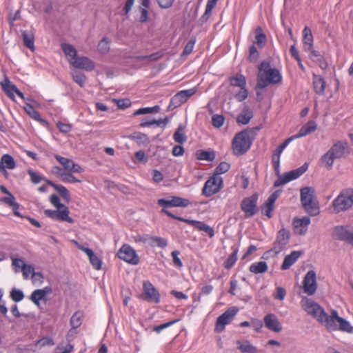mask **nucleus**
<instances>
[{
	"label": "nucleus",
	"mask_w": 353,
	"mask_h": 353,
	"mask_svg": "<svg viewBox=\"0 0 353 353\" xmlns=\"http://www.w3.org/2000/svg\"><path fill=\"white\" fill-rule=\"evenodd\" d=\"M193 89L181 90L173 96L170 100V105L173 108L180 106L187 101V100L195 93Z\"/></svg>",
	"instance_id": "15"
},
{
	"label": "nucleus",
	"mask_w": 353,
	"mask_h": 353,
	"mask_svg": "<svg viewBox=\"0 0 353 353\" xmlns=\"http://www.w3.org/2000/svg\"><path fill=\"white\" fill-rule=\"evenodd\" d=\"M223 185V179L220 176L214 175L205 182L203 188V194L210 196L217 193Z\"/></svg>",
	"instance_id": "10"
},
{
	"label": "nucleus",
	"mask_w": 353,
	"mask_h": 353,
	"mask_svg": "<svg viewBox=\"0 0 353 353\" xmlns=\"http://www.w3.org/2000/svg\"><path fill=\"white\" fill-rule=\"evenodd\" d=\"M27 172L30 177L32 183H33L34 184L39 183L43 180L41 176L36 173L32 169L28 170Z\"/></svg>",
	"instance_id": "57"
},
{
	"label": "nucleus",
	"mask_w": 353,
	"mask_h": 353,
	"mask_svg": "<svg viewBox=\"0 0 353 353\" xmlns=\"http://www.w3.org/2000/svg\"><path fill=\"white\" fill-rule=\"evenodd\" d=\"M253 117L252 110L248 106H244L236 117V121L239 123L248 124Z\"/></svg>",
	"instance_id": "24"
},
{
	"label": "nucleus",
	"mask_w": 353,
	"mask_h": 353,
	"mask_svg": "<svg viewBox=\"0 0 353 353\" xmlns=\"http://www.w3.org/2000/svg\"><path fill=\"white\" fill-rule=\"evenodd\" d=\"M314 191L309 187L301 190V201L305 210L312 216H316L319 212V205L314 196Z\"/></svg>",
	"instance_id": "6"
},
{
	"label": "nucleus",
	"mask_w": 353,
	"mask_h": 353,
	"mask_svg": "<svg viewBox=\"0 0 353 353\" xmlns=\"http://www.w3.org/2000/svg\"><path fill=\"white\" fill-rule=\"evenodd\" d=\"M57 127L59 130L60 132L63 133H68L71 131L72 130V125L68 123H65L61 121H59L57 123Z\"/></svg>",
	"instance_id": "64"
},
{
	"label": "nucleus",
	"mask_w": 353,
	"mask_h": 353,
	"mask_svg": "<svg viewBox=\"0 0 353 353\" xmlns=\"http://www.w3.org/2000/svg\"><path fill=\"white\" fill-rule=\"evenodd\" d=\"M289 238V232L285 229H281L278 232L276 241L282 247L288 243Z\"/></svg>",
	"instance_id": "38"
},
{
	"label": "nucleus",
	"mask_w": 353,
	"mask_h": 353,
	"mask_svg": "<svg viewBox=\"0 0 353 353\" xmlns=\"http://www.w3.org/2000/svg\"><path fill=\"white\" fill-rule=\"evenodd\" d=\"M230 84L234 88H237L245 86V78L242 74H237L236 77H234L230 79Z\"/></svg>",
	"instance_id": "40"
},
{
	"label": "nucleus",
	"mask_w": 353,
	"mask_h": 353,
	"mask_svg": "<svg viewBox=\"0 0 353 353\" xmlns=\"http://www.w3.org/2000/svg\"><path fill=\"white\" fill-rule=\"evenodd\" d=\"M313 83L314 90L316 93L323 94L324 92L325 82L323 79L319 76H314Z\"/></svg>",
	"instance_id": "36"
},
{
	"label": "nucleus",
	"mask_w": 353,
	"mask_h": 353,
	"mask_svg": "<svg viewBox=\"0 0 353 353\" xmlns=\"http://www.w3.org/2000/svg\"><path fill=\"white\" fill-rule=\"evenodd\" d=\"M173 139L175 142L183 144L187 140V137L185 134L184 130L181 126L177 128L173 135Z\"/></svg>",
	"instance_id": "41"
},
{
	"label": "nucleus",
	"mask_w": 353,
	"mask_h": 353,
	"mask_svg": "<svg viewBox=\"0 0 353 353\" xmlns=\"http://www.w3.org/2000/svg\"><path fill=\"white\" fill-rule=\"evenodd\" d=\"M237 260V253L234 252L225 262V267L228 269L231 268Z\"/></svg>",
	"instance_id": "63"
},
{
	"label": "nucleus",
	"mask_w": 353,
	"mask_h": 353,
	"mask_svg": "<svg viewBox=\"0 0 353 353\" xmlns=\"http://www.w3.org/2000/svg\"><path fill=\"white\" fill-rule=\"evenodd\" d=\"M272 162L275 173L278 176V179L274 181L275 187L283 185L291 181L296 179L305 172L308 168V164L305 163L300 168L291 170L282 175L280 174L279 169L280 157L279 155H276V154H273Z\"/></svg>",
	"instance_id": "4"
},
{
	"label": "nucleus",
	"mask_w": 353,
	"mask_h": 353,
	"mask_svg": "<svg viewBox=\"0 0 353 353\" xmlns=\"http://www.w3.org/2000/svg\"><path fill=\"white\" fill-rule=\"evenodd\" d=\"M225 119L222 115L215 114L212 117V125L215 128H220L223 125Z\"/></svg>",
	"instance_id": "62"
},
{
	"label": "nucleus",
	"mask_w": 353,
	"mask_h": 353,
	"mask_svg": "<svg viewBox=\"0 0 353 353\" xmlns=\"http://www.w3.org/2000/svg\"><path fill=\"white\" fill-rule=\"evenodd\" d=\"M157 202L160 206L164 208L172 207L185 208L190 203L188 199L179 196H171L169 199H159Z\"/></svg>",
	"instance_id": "14"
},
{
	"label": "nucleus",
	"mask_w": 353,
	"mask_h": 353,
	"mask_svg": "<svg viewBox=\"0 0 353 353\" xmlns=\"http://www.w3.org/2000/svg\"><path fill=\"white\" fill-rule=\"evenodd\" d=\"M279 71L270 67L268 62H262L259 67L256 88L263 89L270 84H276L281 81Z\"/></svg>",
	"instance_id": "3"
},
{
	"label": "nucleus",
	"mask_w": 353,
	"mask_h": 353,
	"mask_svg": "<svg viewBox=\"0 0 353 353\" xmlns=\"http://www.w3.org/2000/svg\"><path fill=\"white\" fill-rule=\"evenodd\" d=\"M257 196L253 195L243 199L241 203V209L248 217L253 216L256 212Z\"/></svg>",
	"instance_id": "17"
},
{
	"label": "nucleus",
	"mask_w": 353,
	"mask_h": 353,
	"mask_svg": "<svg viewBox=\"0 0 353 353\" xmlns=\"http://www.w3.org/2000/svg\"><path fill=\"white\" fill-rule=\"evenodd\" d=\"M61 48L65 55L67 57L68 62L72 65L74 60H75L78 57L77 50L73 46L68 43H62Z\"/></svg>",
	"instance_id": "23"
},
{
	"label": "nucleus",
	"mask_w": 353,
	"mask_h": 353,
	"mask_svg": "<svg viewBox=\"0 0 353 353\" xmlns=\"http://www.w3.org/2000/svg\"><path fill=\"white\" fill-rule=\"evenodd\" d=\"M353 205V192H342L332 201L330 210L332 213H339L350 208Z\"/></svg>",
	"instance_id": "7"
},
{
	"label": "nucleus",
	"mask_w": 353,
	"mask_h": 353,
	"mask_svg": "<svg viewBox=\"0 0 353 353\" xmlns=\"http://www.w3.org/2000/svg\"><path fill=\"white\" fill-rule=\"evenodd\" d=\"M216 2L217 0H208L205 11L202 16L203 21H207L208 19Z\"/></svg>",
	"instance_id": "45"
},
{
	"label": "nucleus",
	"mask_w": 353,
	"mask_h": 353,
	"mask_svg": "<svg viewBox=\"0 0 353 353\" xmlns=\"http://www.w3.org/2000/svg\"><path fill=\"white\" fill-rule=\"evenodd\" d=\"M21 271H22L23 276L25 279H28L30 275L33 276V274L34 273V268L30 265H23Z\"/></svg>",
	"instance_id": "59"
},
{
	"label": "nucleus",
	"mask_w": 353,
	"mask_h": 353,
	"mask_svg": "<svg viewBox=\"0 0 353 353\" xmlns=\"http://www.w3.org/2000/svg\"><path fill=\"white\" fill-rule=\"evenodd\" d=\"M83 314L80 311L75 312L70 318V325L73 329H77L82 323Z\"/></svg>",
	"instance_id": "37"
},
{
	"label": "nucleus",
	"mask_w": 353,
	"mask_h": 353,
	"mask_svg": "<svg viewBox=\"0 0 353 353\" xmlns=\"http://www.w3.org/2000/svg\"><path fill=\"white\" fill-rule=\"evenodd\" d=\"M215 154L212 150H200V160L213 161Z\"/></svg>",
	"instance_id": "50"
},
{
	"label": "nucleus",
	"mask_w": 353,
	"mask_h": 353,
	"mask_svg": "<svg viewBox=\"0 0 353 353\" xmlns=\"http://www.w3.org/2000/svg\"><path fill=\"white\" fill-rule=\"evenodd\" d=\"M301 255V252L299 251H293L290 254L287 255L281 265V270H286L290 269V267L297 261Z\"/></svg>",
	"instance_id": "21"
},
{
	"label": "nucleus",
	"mask_w": 353,
	"mask_h": 353,
	"mask_svg": "<svg viewBox=\"0 0 353 353\" xmlns=\"http://www.w3.org/2000/svg\"><path fill=\"white\" fill-rule=\"evenodd\" d=\"M139 299L148 303L158 304L161 301L159 290L149 281H143V292L139 295Z\"/></svg>",
	"instance_id": "8"
},
{
	"label": "nucleus",
	"mask_w": 353,
	"mask_h": 353,
	"mask_svg": "<svg viewBox=\"0 0 353 353\" xmlns=\"http://www.w3.org/2000/svg\"><path fill=\"white\" fill-rule=\"evenodd\" d=\"M301 306L308 315L316 319L329 331L340 330L353 333V326L347 320L340 317L336 310H332L330 315H328L318 303L307 297L302 298Z\"/></svg>",
	"instance_id": "1"
},
{
	"label": "nucleus",
	"mask_w": 353,
	"mask_h": 353,
	"mask_svg": "<svg viewBox=\"0 0 353 353\" xmlns=\"http://www.w3.org/2000/svg\"><path fill=\"white\" fill-rule=\"evenodd\" d=\"M22 37L24 46L30 50H33L34 48V37L32 32L24 31L22 33Z\"/></svg>",
	"instance_id": "35"
},
{
	"label": "nucleus",
	"mask_w": 353,
	"mask_h": 353,
	"mask_svg": "<svg viewBox=\"0 0 353 353\" xmlns=\"http://www.w3.org/2000/svg\"><path fill=\"white\" fill-rule=\"evenodd\" d=\"M23 109L26 114L31 117L32 119L42 123H45V120L43 119L38 111H37L34 107L30 103H26Z\"/></svg>",
	"instance_id": "29"
},
{
	"label": "nucleus",
	"mask_w": 353,
	"mask_h": 353,
	"mask_svg": "<svg viewBox=\"0 0 353 353\" xmlns=\"http://www.w3.org/2000/svg\"><path fill=\"white\" fill-rule=\"evenodd\" d=\"M159 106L156 105L154 107H148V108H142L138 109L134 113V115H140V114H151L154 112H157L159 110Z\"/></svg>",
	"instance_id": "48"
},
{
	"label": "nucleus",
	"mask_w": 353,
	"mask_h": 353,
	"mask_svg": "<svg viewBox=\"0 0 353 353\" xmlns=\"http://www.w3.org/2000/svg\"><path fill=\"white\" fill-rule=\"evenodd\" d=\"M336 158L328 150L321 159V163L327 168H331Z\"/></svg>",
	"instance_id": "39"
},
{
	"label": "nucleus",
	"mask_w": 353,
	"mask_h": 353,
	"mask_svg": "<svg viewBox=\"0 0 353 353\" xmlns=\"http://www.w3.org/2000/svg\"><path fill=\"white\" fill-rule=\"evenodd\" d=\"M303 290L307 295H313L316 290V275L314 271L310 270L305 274L303 281Z\"/></svg>",
	"instance_id": "13"
},
{
	"label": "nucleus",
	"mask_w": 353,
	"mask_h": 353,
	"mask_svg": "<svg viewBox=\"0 0 353 353\" xmlns=\"http://www.w3.org/2000/svg\"><path fill=\"white\" fill-rule=\"evenodd\" d=\"M110 50V41L103 38L98 44V50L102 54H106Z\"/></svg>",
	"instance_id": "49"
},
{
	"label": "nucleus",
	"mask_w": 353,
	"mask_h": 353,
	"mask_svg": "<svg viewBox=\"0 0 353 353\" xmlns=\"http://www.w3.org/2000/svg\"><path fill=\"white\" fill-rule=\"evenodd\" d=\"M305 52L308 53L310 58L314 62L318 63L321 68L327 67V63L324 61L323 57L318 51L314 50L313 48H312L311 50H305Z\"/></svg>",
	"instance_id": "32"
},
{
	"label": "nucleus",
	"mask_w": 353,
	"mask_h": 353,
	"mask_svg": "<svg viewBox=\"0 0 353 353\" xmlns=\"http://www.w3.org/2000/svg\"><path fill=\"white\" fill-rule=\"evenodd\" d=\"M50 201L52 203V205L57 209L68 208L66 205L62 204L60 202L59 196L56 194H52L50 196Z\"/></svg>",
	"instance_id": "55"
},
{
	"label": "nucleus",
	"mask_w": 353,
	"mask_h": 353,
	"mask_svg": "<svg viewBox=\"0 0 353 353\" xmlns=\"http://www.w3.org/2000/svg\"><path fill=\"white\" fill-rule=\"evenodd\" d=\"M347 148L346 142L338 141L329 150V151L336 158L341 157Z\"/></svg>",
	"instance_id": "28"
},
{
	"label": "nucleus",
	"mask_w": 353,
	"mask_h": 353,
	"mask_svg": "<svg viewBox=\"0 0 353 353\" xmlns=\"http://www.w3.org/2000/svg\"><path fill=\"white\" fill-rule=\"evenodd\" d=\"M54 157L61 165L62 168L53 166L51 169L52 174L59 177L64 183H74L81 182V180L77 179L73 175L74 173H82L84 171L79 164L70 159L59 154H54Z\"/></svg>",
	"instance_id": "2"
},
{
	"label": "nucleus",
	"mask_w": 353,
	"mask_h": 353,
	"mask_svg": "<svg viewBox=\"0 0 353 353\" xmlns=\"http://www.w3.org/2000/svg\"><path fill=\"white\" fill-rule=\"evenodd\" d=\"M0 201L8 205L12 208L13 207L17 208L18 204V203L15 201V198L12 194L8 195V196L1 198Z\"/></svg>",
	"instance_id": "53"
},
{
	"label": "nucleus",
	"mask_w": 353,
	"mask_h": 353,
	"mask_svg": "<svg viewBox=\"0 0 353 353\" xmlns=\"http://www.w3.org/2000/svg\"><path fill=\"white\" fill-rule=\"evenodd\" d=\"M316 128L317 125L316 122L314 121H310L301 127L298 134L299 137L301 138L314 132L316 130Z\"/></svg>",
	"instance_id": "33"
},
{
	"label": "nucleus",
	"mask_w": 353,
	"mask_h": 353,
	"mask_svg": "<svg viewBox=\"0 0 353 353\" xmlns=\"http://www.w3.org/2000/svg\"><path fill=\"white\" fill-rule=\"evenodd\" d=\"M236 92L235 97L239 101H242L245 100L248 95V92L245 86L239 88V91L234 90Z\"/></svg>",
	"instance_id": "51"
},
{
	"label": "nucleus",
	"mask_w": 353,
	"mask_h": 353,
	"mask_svg": "<svg viewBox=\"0 0 353 353\" xmlns=\"http://www.w3.org/2000/svg\"><path fill=\"white\" fill-rule=\"evenodd\" d=\"M74 347L71 344H68L65 346L58 345L55 349V353H71Z\"/></svg>",
	"instance_id": "61"
},
{
	"label": "nucleus",
	"mask_w": 353,
	"mask_h": 353,
	"mask_svg": "<svg viewBox=\"0 0 353 353\" xmlns=\"http://www.w3.org/2000/svg\"><path fill=\"white\" fill-rule=\"evenodd\" d=\"M69 214L70 211L68 208L56 210H46L44 211V214L53 220L72 223L74 220L69 216Z\"/></svg>",
	"instance_id": "12"
},
{
	"label": "nucleus",
	"mask_w": 353,
	"mask_h": 353,
	"mask_svg": "<svg viewBox=\"0 0 353 353\" xmlns=\"http://www.w3.org/2000/svg\"><path fill=\"white\" fill-rule=\"evenodd\" d=\"M265 326L270 331L280 332L282 330V325L278 317L274 314H268L263 318Z\"/></svg>",
	"instance_id": "16"
},
{
	"label": "nucleus",
	"mask_w": 353,
	"mask_h": 353,
	"mask_svg": "<svg viewBox=\"0 0 353 353\" xmlns=\"http://www.w3.org/2000/svg\"><path fill=\"white\" fill-rule=\"evenodd\" d=\"M73 67L85 71H92L95 68L94 62L87 57H77L72 65Z\"/></svg>",
	"instance_id": "18"
},
{
	"label": "nucleus",
	"mask_w": 353,
	"mask_h": 353,
	"mask_svg": "<svg viewBox=\"0 0 353 353\" xmlns=\"http://www.w3.org/2000/svg\"><path fill=\"white\" fill-rule=\"evenodd\" d=\"M200 232H202L203 234L208 236L210 238H212L214 234L212 228L201 223H200Z\"/></svg>",
	"instance_id": "58"
},
{
	"label": "nucleus",
	"mask_w": 353,
	"mask_h": 353,
	"mask_svg": "<svg viewBox=\"0 0 353 353\" xmlns=\"http://www.w3.org/2000/svg\"><path fill=\"white\" fill-rule=\"evenodd\" d=\"M73 81L77 83L80 87L83 88L85 85L86 77L85 75L78 71H74L72 73Z\"/></svg>",
	"instance_id": "43"
},
{
	"label": "nucleus",
	"mask_w": 353,
	"mask_h": 353,
	"mask_svg": "<svg viewBox=\"0 0 353 353\" xmlns=\"http://www.w3.org/2000/svg\"><path fill=\"white\" fill-rule=\"evenodd\" d=\"M310 223V219L308 216L294 218L292 224L295 233L299 235L305 234Z\"/></svg>",
	"instance_id": "19"
},
{
	"label": "nucleus",
	"mask_w": 353,
	"mask_h": 353,
	"mask_svg": "<svg viewBox=\"0 0 353 353\" xmlns=\"http://www.w3.org/2000/svg\"><path fill=\"white\" fill-rule=\"evenodd\" d=\"M162 57H163V54L161 52H156V53H153L152 54L148 55V56L139 57L138 59L143 60V61H154L159 60Z\"/></svg>",
	"instance_id": "54"
},
{
	"label": "nucleus",
	"mask_w": 353,
	"mask_h": 353,
	"mask_svg": "<svg viewBox=\"0 0 353 353\" xmlns=\"http://www.w3.org/2000/svg\"><path fill=\"white\" fill-rule=\"evenodd\" d=\"M1 85L6 95L12 100H14V94L17 88L8 78H5L1 82Z\"/></svg>",
	"instance_id": "22"
},
{
	"label": "nucleus",
	"mask_w": 353,
	"mask_h": 353,
	"mask_svg": "<svg viewBox=\"0 0 353 353\" xmlns=\"http://www.w3.org/2000/svg\"><path fill=\"white\" fill-rule=\"evenodd\" d=\"M16 167V163L13 157L8 154H3L0 159V170L6 171V169L13 170Z\"/></svg>",
	"instance_id": "25"
},
{
	"label": "nucleus",
	"mask_w": 353,
	"mask_h": 353,
	"mask_svg": "<svg viewBox=\"0 0 353 353\" xmlns=\"http://www.w3.org/2000/svg\"><path fill=\"white\" fill-rule=\"evenodd\" d=\"M118 257L132 265L139 264L140 259L136 251L128 244H123L117 253Z\"/></svg>",
	"instance_id": "9"
},
{
	"label": "nucleus",
	"mask_w": 353,
	"mask_h": 353,
	"mask_svg": "<svg viewBox=\"0 0 353 353\" xmlns=\"http://www.w3.org/2000/svg\"><path fill=\"white\" fill-rule=\"evenodd\" d=\"M303 44L304 50H311L313 48V36L311 30L305 27L303 30Z\"/></svg>",
	"instance_id": "26"
},
{
	"label": "nucleus",
	"mask_w": 353,
	"mask_h": 353,
	"mask_svg": "<svg viewBox=\"0 0 353 353\" xmlns=\"http://www.w3.org/2000/svg\"><path fill=\"white\" fill-rule=\"evenodd\" d=\"M46 181L48 185L53 187L65 201L68 203L70 201V194L65 187L62 185L56 184L49 180H46Z\"/></svg>",
	"instance_id": "27"
},
{
	"label": "nucleus",
	"mask_w": 353,
	"mask_h": 353,
	"mask_svg": "<svg viewBox=\"0 0 353 353\" xmlns=\"http://www.w3.org/2000/svg\"><path fill=\"white\" fill-rule=\"evenodd\" d=\"M239 312L237 307H232L228 309L223 314L219 316L216 321L215 330L221 332L226 325L229 324Z\"/></svg>",
	"instance_id": "11"
},
{
	"label": "nucleus",
	"mask_w": 353,
	"mask_h": 353,
	"mask_svg": "<svg viewBox=\"0 0 353 353\" xmlns=\"http://www.w3.org/2000/svg\"><path fill=\"white\" fill-rule=\"evenodd\" d=\"M238 345V349L243 353H258V349L254 346L251 343L248 341H245L241 342L238 341L236 342Z\"/></svg>",
	"instance_id": "30"
},
{
	"label": "nucleus",
	"mask_w": 353,
	"mask_h": 353,
	"mask_svg": "<svg viewBox=\"0 0 353 353\" xmlns=\"http://www.w3.org/2000/svg\"><path fill=\"white\" fill-rule=\"evenodd\" d=\"M85 254L89 258L90 263L92 265L93 268L99 270L102 268V261L100 259L91 249H88L85 251Z\"/></svg>",
	"instance_id": "31"
},
{
	"label": "nucleus",
	"mask_w": 353,
	"mask_h": 353,
	"mask_svg": "<svg viewBox=\"0 0 353 353\" xmlns=\"http://www.w3.org/2000/svg\"><path fill=\"white\" fill-rule=\"evenodd\" d=\"M352 234L353 232L343 226H336L334 228L332 235L334 239L346 241L350 243Z\"/></svg>",
	"instance_id": "20"
},
{
	"label": "nucleus",
	"mask_w": 353,
	"mask_h": 353,
	"mask_svg": "<svg viewBox=\"0 0 353 353\" xmlns=\"http://www.w3.org/2000/svg\"><path fill=\"white\" fill-rule=\"evenodd\" d=\"M161 213H163L172 219H177V220H179V221H181L183 222L189 223L192 225L199 223V221H190L188 219H183V218H181L179 216H176L174 215L172 213H171L170 211H168L164 208L161 210Z\"/></svg>",
	"instance_id": "52"
},
{
	"label": "nucleus",
	"mask_w": 353,
	"mask_h": 353,
	"mask_svg": "<svg viewBox=\"0 0 353 353\" xmlns=\"http://www.w3.org/2000/svg\"><path fill=\"white\" fill-rule=\"evenodd\" d=\"M254 139V132L251 130H245L236 134L232 141V150L236 155H241L250 148Z\"/></svg>",
	"instance_id": "5"
},
{
	"label": "nucleus",
	"mask_w": 353,
	"mask_h": 353,
	"mask_svg": "<svg viewBox=\"0 0 353 353\" xmlns=\"http://www.w3.org/2000/svg\"><path fill=\"white\" fill-rule=\"evenodd\" d=\"M255 32H256V37H255L256 43L259 46H263V45H265V43L266 42V37H265V34L263 32V30L260 27H258L256 29Z\"/></svg>",
	"instance_id": "46"
},
{
	"label": "nucleus",
	"mask_w": 353,
	"mask_h": 353,
	"mask_svg": "<svg viewBox=\"0 0 353 353\" xmlns=\"http://www.w3.org/2000/svg\"><path fill=\"white\" fill-rule=\"evenodd\" d=\"M230 165L227 162H221L216 168V174L214 175L220 176L228 171Z\"/></svg>",
	"instance_id": "56"
},
{
	"label": "nucleus",
	"mask_w": 353,
	"mask_h": 353,
	"mask_svg": "<svg viewBox=\"0 0 353 353\" xmlns=\"http://www.w3.org/2000/svg\"><path fill=\"white\" fill-rule=\"evenodd\" d=\"M249 269L254 274H261L268 270V265L265 261H257L252 263Z\"/></svg>",
	"instance_id": "34"
},
{
	"label": "nucleus",
	"mask_w": 353,
	"mask_h": 353,
	"mask_svg": "<svg viewBox=\"0 0 353 353\" xmlns=\"http://www.w3.org/2000/svg\"><path fill=\"white\" fill-rule=\"evenodd\" d=\"M152 236L149 234H138L132 236L134 241L137 243L140 244H148L150 245V242L151 241Z\"/></svg>",
	"instance_id": "44"
},
{
	"label": "nucleus",
	"mask_w": 353,
	"mask_h": 353,
	"mask_svg": "<svg viewBox=\"0 0 353 353\" xmlns=\"http://www.w3.org/2000/svg\"><path fill=\"white\" fill-rule=\"evenodd\" d=\"M167 245H168V242L165 239L152 236L151 241L150 242V246L157 245L160 248H165L167 246Z\"/></svg>",
	"instance_id": "47"
},
{
	"label": "nucleus",
	"mask_w": 353,
	"mask_h": 353,
	"mask_svg": "<svg viewBox=\"0 0 353 353\" xmlns=\"http://www.w3.org/2000/svg\"><path fill=\"white\" fill-rule=\"evenodd\" d=\"M46 296L43 292L40 289H38L32 292L30 295V299L35 305L39 306L40 301L46 300Z\"/></svg>",
	"instance_id": "42"
},
{
	"label": "nucleus",
	"mask_w": 353,
	"mask_h": 353,
	"mask_svg": "<svg viewBox=\"0 0 353 353\" xmlns=\"http://www.w3.org/2000/svg\"><path fill=\"white\" fill-rule=\"evenodd\" d=\"M10 297L14 301L19 302L23 299L24 295L22 291L19 290L13 289L10 292Z\"/></svg>",
	"instance_id": "60"
}]
</instances>
